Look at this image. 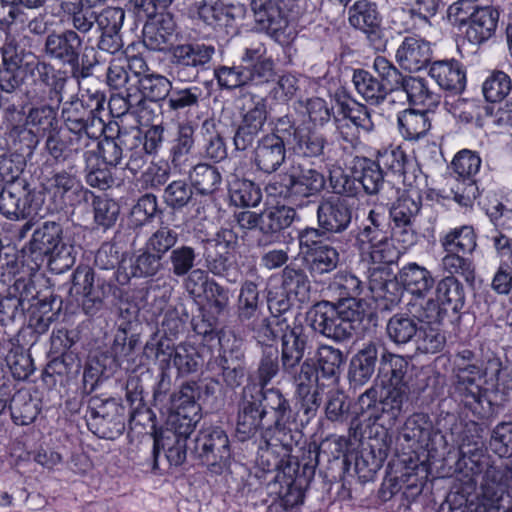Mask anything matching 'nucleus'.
Instances as JSON below:
<instances>
[{
    "mask_svg": "<svg viewBox=\"0 0 512 512\" xmlns=\"http://www.w3.org/2000/svg\"><path fill=\"white\" fill-rule=\"evenodd\" d=\"M365 302L333 303L320 301L309 311L310 326L336 342L350 339L365 317Z\"/></svg>",
    "mask_w": 512,
    "mask_h": 512,
    "instance_id": "1",
    "label": "nucleus"
},
{
    "mask_svg": "<svg viewBox=\"0 0 512 512\" xmlns=\"http://www.w3.org/2000/svg\"><path fill=\"white\" fill-rule=\"evenodd\" d=\"M459 453L461 455L459 465L468 469L472 477H482L483 500L491 507H499L500 501L506 494L507 463L493 462L483 450L482 442L479 441L474 442L473 445L463 442L459 447Z\"/></svg>",
    "mask_w": 512,
    "mask_h": 512,
    "instance_id": "2",
    "label": "nucleus"
},
{
    "mask_svg": "<svg viewBox=\"0 0 512 512\" xmlns=\"http://www.w3.org/2000/svg\"><path fill=\"white\" fill-rule=\"evenodd\" d=\"M128 281L129 276L124 272L105 275L96 273L89 266H79L72 274L70 294L82 296L83 311L93 316L103 308L105 299L120 297L119 285H125Z\"/></svg>",
    "mask_w": 512,
    "mask_h": 512,
    "instance_id": "3",
    "label": "nucleus"
},
{
    "mask_svg": "<svg viewBox=\"0 0 512 512\" xmlns=\"http://www.w3.org/2000/svg\"><path fill=\"white\" fill-rule=\"evenodd\" d=\"M28 249L35 258H47L48 266L55 273L70 269L74 262V247L63 238V227L56 221H45L32 234Z\"/></svg>",
    "mask_w": 512,
    "mask_h": 512,
    "instance_id": "4",
    "label": "nucleus"
},
{
    "mask_svg": "<svg viewBox=\"0 0 512 512\" xmlns=\"http://www.w3.org/2000/svg\"><path fill=\"white\" fill-rule=\"evenodd\" d=\"M83 47V37L75 30L65 29L61 32L52 31L45 38L43 52L55 61L70 68L71 77L78 82L93 74V69L98 63L94 59L83 56L80 61Z\"/></svg>",
    "mask_w": 512,
    "mask_h": 512,
    "instance_id": "5",
    "label": "nucleus"
},
{
    "mask_svg": "<svg viewBox=\"0 0 512 512\" xmlns=\"http://www.w3.org/2000/svg\"><path fill=\"white\" fill-rule=\"evenodd\" d=\"M325 185L326 179L322 172L298 164L274 177L267 184L266 190L270 195L296 204L302 202L303 199L319 195L325 189Z\"/></svg>",
    "mask_w": 512,
    "mask_h": 512,
    "instance_id": "6",
    "label": "nucleus"
},
{
    "mask_svg": "<svg viewBox=\"0 0 512 512\" xmlns=\"http://www.w3.org/2000/svg\"><path fill=\"white\" fill-rule=\"evenodd\" d=\"M190 455L199 460L214 474L220 475L229 468L230 441L226 432L215 426L201 429L190 439Z\"/></svg>",
    "mask_w": 512,
    "mask_h": 512,
    "instance_id": "7",
    "label": "nucleus"
},
{
    "mask_svg": "<svg viewBox=\"0 0 512 512\" xmlns=\"http://www.w3.org/2000/svg\"><path fill=\"white\" fill-rule=\"evenodd\" d=\"M334 446L336 454L333 455L338 459L344 453L347 446V440L337 438L334 440L326 439L320 445L311 442L303 449L301 458H290L285 462L281 471L282 482L289 483L307 489L314 478L316 467L319 464V458L326 447Z\"/></svg>",
    "mask_w": 512,
    "mask_h": 512,
    "instance_id": "8",
    "label": "nucleus"
},
{
    "mask_svg": "<svg viewBox=\"0 0 512 512\" xmlns=\"http://www.w3.org/2000/svg\"><path fill=\"white\" fill-rule=\"evenodd\" d=\"M103 95H92L86 98H72L63 103L61 117L67 131L90 130L92 135H101L105 123L100 113L104 109Z\"/></svg>",
    "mask_w": 512,
    "mask_h": 512,
    "instance_id": "9",
    "label": "nucleus"
},
{
    "mask_svg": "<svg viewBox=\"0 0 512 512\" xmlns=\"http://www.w3.org/2000/svg\"><path fill=\"white\" fill-rule=\"evenodd\" d=\"M216 53L212 44L191 41L171 48V69L180 81L195 80L200 71L206 70Z\"/></svg>",
    "mask_w": 512,
    "mask_h": 512,
    "instance_id": "10",
    "label": "nucleus"
},
{
    "mask_svg": "<svg viewBox=\"0 0 512 512\" xmlns=\"http://www.w3.org/2000/svg\"><path fill=\"white\" fill-rule=\"evenodd\" d=\"M295 0H250V10L257 31L276 41L286 36Z\"/></svg>",
    "mask_w": 512,
    "mask_h": 512,
    "instance_id": "11",
    "label": "nucleus"
},
{
    "mask_svg": "<svg viewBox=\"0 0 512 512\" xmlns=\"http://www.w3.org/2000/svg\"><path fill=\"white\" fill-rule=\"evenodd\" d=\"M25 58L24 70L33 77L32 86L26 90L28 100L33 103L44 99L48 88L60 102L68 80L66 72L55 69L48 62L38 60L32 53L25 54Z\"/></svg>",
    "mask_w": 512,
    "mask_h": 512,
    "instance_id": "12",
    "label": "nucleus"
},
{
    "mask_svg": "<svg viewBox=\"0 0 512 512\" xmlns=\"http://www.w3.org/2000/svg\"><path fill=\"white\" fill-rule=\"evenodd\" d=\"M348 22L362 32L370 47L381 52L386 49L388 39L382 26V17L377 4L370 0H357L348 8Z\"/></svg>",
    "mask_w": 512,
    "mask_h": 512,
    "instance_id": "13",
    "label": "nucleus"
},
{
    "mask_svg": "<svg viewBox=\"0 0 512 512\" xmlns=\"http://www.w3.org/2000/svg\"><path fill=\"white\" fill-rule=\"evenodd\" d=\"M481 166L479 155L471 150L459 151L452 160L451 168L457 174V184L452 188L454 200L461 206H471L479 195L475 175Z\"/></svg>",
    "mask_w": 512,
    "mask_h": 512,
    "instance_id": "14",
    "label": "nucleus"
},
{
    "mask_svg": "<svg viewBox=\"0 0 512 512\" xmlns=\"http://www.w3.org/2000/svg\"><path fill=\"white\" fill-rule=\"evenodd\" d=\"M484 376L485 372L479 363H459L453 368L454 395L474 413H478L481 407V383Z\"/></svg>",
    "mask_w": 512,
    "mask_h": 512,
    "instance_id": "15",
    "label": "nucleus"
},
{
    "mask_svg": "<svg viewBox=\"0 0 512 512\" xmlns=\"http://www.w3.org/2000/svg\"><path fill=\"white\" fill-rule=\"evenodd\" d=\"M259 397L255 384H248L242 390L236 421V436L240 441L254 437L263 427L267 412Z\"/></svg>",
    "mask_w": 512,
    "mask_h": 512,
    "instance_id": "16",
    "label": "nucleus"
},
{
    "mask_svg": "<svg viewBox=\"0 0 512 512\" xmlns=\"http://www.w3.org/2000/svg\"><path fill=\"white\" fill-rule=\"evenodd\" d=\"M401 437L411 447L429 452H437L447 444L445 436L434 428L430 417L424 413H414L405 421Z\"/></svg>",
    "mask_w": 512,
    "mask_h": 512,
    "instance_id": "17",
    "label": "nucleus"
},
{
    "mask_svg": "<svg viewBox=\"0 0 512 512\" xmlns=\"http://www.w3.org/2000/svg\"><path fill=\"white\" fill-rule=\"evenodd\" d=\"M317 224L329 235L346 232L353 220V209L347 200L330 196L322 198L316 210Z\"/></svg>",
    "mask_w": 512,
    "mask_h": 512,
    "instance_id": "18",
    "label": "nucleus"
},
{
    "mask_svg": "<svg viewBox=\"0 0 512 512\" xmlns=\"http://www.w3.org/2000/svg\"><path fill=\"white\" fill-rule=\"evenodd\" d=\"M97 31L100 33L97 48L103 52L115 54L123 47L121 29L125 20V10L108 6L97 12Z\"/></svg>",
    "mask_w": 512,
    "mask_h": 512,
    "instance_id": "19",
    "label": "nucleus"
},
{
    "mask_svg": "<svg viewBox=\"0 0 512 512\" xmlns=\"http://www.w3.org/2000/svg\"><path fill=\"white\" fill-rule=\"evenodd\" d=\"M280 330L281 351L280 361L281 368H288L294 364H301L307 350L311 348L309 337L305 333L301 324L291 326L288 318H283L275 323Z\"/></svg>",
    "mask_w": 512,
    "mask_h": 512,
    "instance_id": "20",
    "label": "nucleus"
},
{
    "mask_svg": "<svg viewBox=\"0 0 512 512\" xmlns=\"http://www.w3.org/2000/svg\"><path fill=\"white\" fill-rule=\"evenodd\" d=\"M282 140L273 135H263L253 149L252 164L264 174H272L286 162L287 149Z\"/></svg>",
    "mask_w": 512,
    "mask_h": 512,
    "instance_id": "21",
    "label": "nucleus"
},
{
    "mask_svg": "<svg viewBox=\"0 0 512 512\" xmlns=\"http://www.w3.org/2000/svg\"><path fill=\"white\" fill-rule=\"evenodd\" d=\"M135 87H130L133 91L130 105L142 106L144 108L146 100L161 101L168 98L172 89V83L165 76L154 73H144L135 71Z\"/></svg>",
    "mask_w": 512,
    "mask_h": 512,
    "instance_id": "22",
    "label": "nucleus"
},
{
    "mask_svg": "<svg viewBox=\"0 0 512 512\" xmlns=\"http://www.w3.org/2000/svg\"><path fill=\"white\" fill-rule=\"evenodd\" d=\"M297 217L295 209L289 206H275L261 212L259 245L275 241L279 233L291 226Z\"/></svg>",
    "mask_w": 512,
    "mask_h": 512,
    "instance_id": "23",
    "label": "nucleus"
},
{
    "mask_svg": "<svg viewBox=\"0 0 512 512\" xmlns=\"http://www.w3.org/2000/svg\"><path fill=\"white\" fill-rule=\"evenodd\" d=\"M408 393L409 388L386 386L376 405L377 413H370L369 418H374L375 421L382 420L383 426L393 427L403 412Z\"/></svg>",
    "mask_w": 512,
    "mask_h": 512,
    "instance_id": "24",
    "label": "nucleus"
},
{
    "mask_svg": "<svg viewBox=\"0 0 512 512\" xmlns=\"http://www.w3.org/2000/svg\"><path fill=\"white\" fill-rule=\"evenodd\" d=\"M409 360L401 355L386 350L380 355L378 376L382 383L389 387L409 388L410 381Z\"/></svg>",
    "mask_w": 512,
    "mask_h": 512,
    "instance_id": "25",
    "label": "nucleus"
},
{
    "mask_svg": "<svg viewBox=\"0 0 512 512\" xmlns=\"http://www.w3.org/2000/svg\"><path fill=\"white\" fill-rule=\"evenodd\" d=\"M54 197H59L63 204L73 206L82 201L89 202L92 192L84 188L76 175L66 170L57 171L51 178Z\"/></svg>",
    "mask_w": 512,
    "mask_h": 512,
    "instance_id": "26",
    "label": "nucleus"
},
{
    "mask_svg": "<svg viewBox=\"0 0 512 512\" xmlns=\"http://www.w3.org/2000/svg\"><path fill=\"white\" fill-rule=\"evenodd\" d=\"M399 65L408 71H419L431 60L428 42L416 37H405L396 51Z\"/></svg>",
    "mask_w": 512,
    "mask_h": 512,
    "instance_id": "27",
    "label": "nucleus"
},
{
    "mask_svg": "<svg viewBox=\"0 0 512 512\" xmlns=\"http://www.w3.org/2000/svg\"><path fill=\"white\" fill-rule=\"evenodd\" d=\"M259 74L260 73L256 71V69L251 71L241 63L234 64L232 66L219 65L214 68V77L217 80L219 87L226 90L266 84L264 81L259 79Z\"/></svg>",
    "mask_w": 512,
    "mask_h": 512,
    "instance_id": "28",
    "label": "nucleus"
},
{
    "mask_svg": "<svg viewBox=\"0 0 512 512\" xmlns=\"http://www.w3.org/2000/svg\"><path fill=\"white\" fill-rule=\"evenodd\" d=\"M215 364L221 370L224 385L231 390L240 387L246 377L245 353L239 347L224 350L215 359Z\"/></svg>",
    "mask_w": 512,
    "mask_h": 512,
    "instance_id": "29",
    "label": "nucleus"
},
{
    "mask_svg": "<svg viewBox=\"0 0 512 512\" xmlns=\"http://www.w3.org/2000/svg\"><path fill=\"white\" fill-rule=\"evenodd\" d=\"M379 345L368 342L352 357L349 379L354 385H364L374 375L379 363Z\"/></svg>",
    "mask_w": 512,
    "mask_h": 512,
    "instance_id": "30",
    "label": "nucleus"
},
{
    "mask_svg": "<svg viewBox=\"0 0 512 512\" xmlns=\"http://www.w3.org/2000/svg\"><path fill=\"white\" fill-rule=\"evenodd\" d=\"M37 102L31 103L25 115L24 130L35 137L48 136L58 129L57 110L50 104L37 105Z\"/></svg>",
    "mask_w": 512,
    "mask_h": 512,
    "instance_id": "31",
    "label": "nucleus"
},
{
    "mask_svg": "<svg viewBox=\"0 0 512 512\" xmlns=\"http://www.w3.org/2000/svg\"><path fill=\"white\" fill-rule=\"evenodd\" d=\"M499 20V12L489 6L474 10L471 14L466 38L470 43L481 44L495 33Z\"/></svg>",
    "mask_w": 512,
    "mask_h": 512,
    "instance_id": "32",
    "label": "nucleus"
},
{
    "mask_svg": "<svg viewBox=\"0 0 512 512\" xmlns=\"http://www.w3.org/2000/svg\"><path fill=\"white\" fill-rule=\"evenodd\" d=\"M430 76L444 90L461 93L466 85V75L462 65L456 60H440L432 63Z\"/></svg>",
    "mask_w": 512,
    "mask_h": 512,
    "instance_id": "33",
    "label": "nucleus"
},
{
    "mask_svg": "<svg viewBox=\"0 0 512 512\" xmlns=\"http://www.w3.org/2000/svg\"><path fill=\"white\" fill-rule=\"evenodd\" d=\"M3 68H0V91L13 93L21 84L19 70L24 69L25 53L12 43L3 47Z\"/></svg>",
    "mask_w": 512,
    "mask_h": 512,
    "instance_id": "34",
    "label": "nucleus"
},
{
    "mask_svg": "<svg viewBox=\"0 0 512 512\" xmlns=\"http://www.w3.org/2000/svg\"><path fill=\"white\" fill-rule=\"evenodd\" d=\"M291 422H280V425L273 423L262 432V440L266 445L276 447L287 458L297 447L302 438V432L290 427Z\"/></svg>",
    "mask_w": 512,
    "mask_h": 512,
    "instance_id": "35",
    "label": "nucleus"
},
{
    "mask_svg": "<svg viewBox=\"0 0 512 512\" xmlns=\"http://www.w3.org/2000/svg\"><path fill=\"white\" fill-rule=\"evenodd\" d=\"M305 268L311 277L318 278L333 272L340 263V253L331 244L320 245L303 256Z\"/></svg>",
    "mask_w": 512,
    "mask_h": 512,
    "instance_id": "36",
    "label": "nucleus"
},
{
    "mask_svg": "<svg viewBox=\"0 0 512 512\" xmlns=\"http://www.w3.org/2000/svg\"><path fill=\"white\" fill-rule=\"evenodd\" d=\"M352 163L353 177L362 185L364 192L368 195L378 194L384 184L383 171L379 165L366 157H355Z\"/></svg>",
    "mask_w": 512,
    "mask_h": 512,
    "instance_id": "37",
    "label": "nucleus"
},
{
    "mask_svg": "<svg viewBox=\"0 0 512 512\" xmlns=\"http://www.w3.org/2000/svg\"><path fill=\"white\" fill-rule=\"evenodd\" d=\"M306 270L296 263H290L282 270L283 290L301 303L308 301L311 293V281Z\"/></svg>",
    "mask_w": 512,
    "mask_h": 512,
    "instance_id": "38",
    "label": "nucleus"
},
{
    "mask_svg": "<svg viewBox=\"0 0 512 512\" xmlns=\"http://www.w3.org/2000/svg\"><path fill=\"white\" fill-rule=\"evenodd\" d=\"M262 302L258 285L250 280L241 284L237 300V319L242 323H252L261 316Z\"/></svg>",
    "mask_w": 512,
    "mask_h": 512,
    "instance_id": "39",
    "label": "nucleus"
},
{
    "mask_svg": "<svg viewBox=\"0 0 512 512\" xmlns=\"http://www.w3.org/2000/svg\"><path fill=\"white\" fill-rule=\"evenodd\" d=\"M399 280L409 292L425 296L434 286L435 280L429 270L416 263H409L399 271Z\"/></svg>",
    "mask_w": 512,
    "mask_h": 512,
    "instance_id": "40",
    "label": "nucleus"
},
{
    "mask_svg": "<svg viewBox=\"0 0 512 512\" xmlns=\"http://www.w3.org/2000/svg\"><path fill=\"white\" fill-rule=\"evenodd\" d=\"M189 446L190 441L188 442L184 438L172 437L166 433L156 437L153 445V469L158 468V456L161 449L165 450V456L169 464L177 467L185 462Z\"/></svg>",
    "mask_w": 512,
    "mask_h": 512,
    "instance_id": "41",
    "label": "nucleus"
},
{
    "mask_svg": "<svg viewBox=\"0 0 512 512\" xmlns=\"http://www.w3.org/2000/svg\"><path fill=\"white\" fill-rule=\"evenodd\" d=\"M295 386V395H307L317 391L315 385L318 382V368L313 359L307 358L301 364H294L288 368H282Z\"/></svg>",
    "mask_w": 512,
    "mask_h": 512,
    "instance_id": "42",
    "label": "nucleus"
},
{
    "mask_svg": "<svg viewBox=\"0 0 512 512\" xmlns=\"http://www.w3.org/2000/svg\"><path fill=\"white\" fill-rule=\"evenodd\" d=\"M380 169H384L402 177L404 184L411 186L415 181V176L410 172L414 164L407 159L406 154L399 147L394 149H385L379 151L375 161Z\"/></svg>",
    "mask_w": 512,
    "mask_h": 512,
    "instance_id": "43",
    "label": "nucleus"
},
{
    "mask_svg": "<svg viewBox=\"0 0 512 512\" xmlns=\"http://www.w3.org/2000/svg\"><path fill=\"white\" fill-rule=\"evenodd\" d=\"M175 22L167 15H161L156 24L145 25L143 42L146 47L154 51H163L172 44L175 32Z\"/></svg>",
    "mask_w": 512,
    "mask_h": 512,
    "instance_id": "44",
    "label": "nucleus"
},
{
    "mask_svg": "<svg viewBox=\"0 0 512 512\" xmlns=\"http://www.w3.org/2000/svg\"><path fill=\"white\" fill-rule=\"evenodd\" d=\"M257 393L260 396V402L262 407L265 408V411L267 413L268 410L272 411L274 417L273 423L280 425V422L294 421L290 402L280 389L275 387H257Z\"/></svg>",
    "mask_w": 512,
    "mask_h": 512,
    "instance_id": "45",
    "label": "nucleus"
},
{
    "mask_svg": "<svg viewBox=\"0 0 512 512\" xmlns=\"http://www.w3.org/2000/svg\"><path fill=\"white\" fill-rule=\"evenodd\" d=\"M419 323L407 313L394 314L386 324L388 339L396 345L413 343Z\"/></svg>",
    "mask_w": 512,
    "mask_h": 512,
    "instance_id": "46",
    "label": "nucleus"
},
{
    "mask_svg": "<svg viewBox=\"0 0 512 512\" xmlns=\"http://www.w3.org/2000/svg\"><path fill=\"white\" fill-rule=\"evenodd\" d=\"M400 91L406 93L408 101L413 105L432 108L440 103V95L421 77L407 76Z\"/></svg>",
    "mask_w": 512,
    "mask_h": 512,
    "instance_id": "47",
    "label": "nucleus"
},
{
    "mask_svg": "<svg viewBox=\"0 0 512 512\" xmlns=\"http://www.w3.org/2000/svg\"><path fill=\"white\" fill-rule=\"evenodd\" d=\"M436 296L446 311L457 313L465 305L464 287L455 276H446L437 283Z\"/></svg>",
    "mask_w": 512,
    "mask_h": 512,
    "instance_id": "48",
    "label": "nucleus"
},
{
    "mask_svg": "<svg viewBox=\"0 0 512 512\" xmlns=\"http://www.w3.org/2000/svg\"><path fill=\"white\" fill-rule=\"evenodd\" d=\"M265 50L262 45L255 48H245L240 62L244 67H248L249 70L256 69L259 74L258 77L266 84L274 83L277 76L275 70V63L272 58L265 57Z\"/></svg>",
    "mask_w": 512,
    "mask_h": 512,
    "instance_id": "49",
    "label": "nucleus"
},
{
    "mask_svg": "<svg viewBox=\"0 0 512 512\" xmlns=\"http://www.w3.org/2000/svg\"><path fill=\"white\" fill-rule=\"evenodd\" d=\"M401 135L407 140H418L425 136L431 128L426 112L406 109L397 118Z\"/></svg>",
    "mask_w": 512,
    "mask_h": 512,
    "instance_id": "50",
    "label": "nucleus"
},
{
    "mask_svg": "<svg viewBox=\"0 0 512 512\" xmlns=\"http://www.w3.org/2000/svg\"><path fill=\"white\" fill-rule=\"evenodd\" d=\"M330 291L337 295L336 303L363 302L358 299L363 290L362 281L354 274L347 271H340L335 274L333 281L329 285Z\"/></svg>",
    "mask_w": 512,
    "mask_h": 512,
    "instance_id": "51",
    "label": "nucleus"
},
{
    "mask_svg": "<svg viewBox=\"0 0 512 512\" xmlns=\"http://www.w3.org/2000/svg\"><path fill=\"white\" fill-rule=\"evenodd\" d=\"M192 188L201 195H212L215 193L222 181L219 169L215 166L199 163L189 173Z\"/></svg>",
    "mask_w": 512,
    "mask_h": 512,
    "instance_id": "52",
    "label": "nucleus"
},
{
    "mask_svg": "<svg viewBox=\"0 0 512 512\" xmlns=\"http://www.w3.org/2000/svg\"><path fill=\"white\" fill-rule=\"evenodd\" d=\"M399 275L393 277L385 269H374L369 276V288L376 293L378 297L387 299L390 302L400 300L402 294Z\"/></svg>",
    "mask_w": 512,
    "mask_h": 512,
    "instance_id": "53",
    "label": "nucleus"
},
{
    "mask_svg": "<svg viewBox=\"0 0 512 512\" xmlns=\"http://www.w3.org/2000/svg\"><path fill=\"white\" fill-rule=\"evenodd\" d=\"M352 81L357 92L372 105L384 103L388 95L379 83V79L364 69L354 70Z\"/></svg>",
    "mask_w": 512,
    "mask_h": 512,
    "instance_id": "54",
    "label": "nucleus"
},
{
    "mask_svg": "<svg viewBox=\"0 0 512 512\" xmlns=\"http://www.w3.org/2000/svg\"><path fill=\"white\" fill-rule=\"evenodd\" d=\"M440 244L445 252L471 254L477 246L476 234L471 226H462L448 232Z\"/></svg>",
    "mask_w": 512,
    "mask_h": 512,
    "instance_id": "55",
    "label": "nucleus"
},
{
    "mask_svg": "<svg viewBox=\"0 0 512 512\" xmlns=\"http://www.w3.org/2000/svg\"><path fill=\"white\" fill-rule=\"evenodd\" d=\"M67 19L80 36L89 33L96 25L97 11L92 6L84 4L82 1L69 3L64 8Z\"/></svg>",
    "mask_w": 512,
    "mask_h": 512,
    "instance_id": "56",
    "label": "nucleus"
},
{
    "mask_svg": "<svg viewBox=\"0 0 512 512\" xmlns=\"http://www.w3.org/2000/svg\"><path fill=\"white\" fill-rule=\"evenodd\" d=\"M344 364L343 352L329 345H322L316 353V366L323 378L336 382Z\"/></svg>",
    "mask_w": 512,
    "mask_h": 512,
    "instance_id": "57",
    "label": "nucleus"
},
{
    "mask_svg": "<svg viewBox=\"0 0 512 512\" xmlns=\"http://www.w3.org/2000/svg\"><path fill=\"white\" fill-rule=\"evenodd\" d=\"M282 371L279 350L277 347L266 345L258 362L256 376L258 388L267 387L273 378Z\"/></svg>",
    "mask_w": 512,
    "mask_h": 512,
    "instance_id": "58",
    "label": "nucleus"
},
{
    "mask_svg": "<svg viewBox=\"0 0 512 512\" xmlns=\"http://www.w3.org/2000/svg\"><path fill=\"white\" fill-rule=\"evenodd\" d=\"M89 201H91L94 223L98 227L107 230L115 225L120 213V207L116 201L106 195H95L94 193Z\"/></svg>",
    "mask_w": 512,
    "mask_h": 512,
    "instance_id": "59",
    "label": "nucleus"
},
{
    "mask_svg": "<svg viewBox=\"0 0 512 512\" xmlns=\"http://www.w3.org/2000/svg\"><path fill=\"white\" fill-rule=\"evenodd\" d=\"M199 253L190 245L182 244L171 250L167 262L170 272L178 277L186 276L198 263Z\"/></svg>",
    "mask_w": 512,
    "mask_h": 512,
    "instance_id": "60",
    "label": "nucleus"
},
{
    "mask_svg": "<svg viewBox=\"0 0 512 512\" xmlns=\"http://www.w3.org/2000/svg\"><path fill=\"white\" fill-rule=\"evenodd\" d=\"M379 83L388 95L400 91L407 76H404L388 59L377 56L373 62Z\"/></svg>",
    "mask_w": 512,
    "mask_h": 512,
    "instance_id": "61",
    "label": "nucleus"
},
{
    "mask_svg": "<svg viewBox=\"0 0 512 512\" xmlns=\"http://www.w3.org/2000/svg\"><path fill=\"white\" fill-rule=\"evenodd\" d=\"M446 344L445 334L438 325L420 324L413 345L421 353H437Z\"/></svg>",
    "mask_w": 512,
    "mask_h": 512,
    "instance_id": "62",
    "label": "nucleus"
},
{
    "mask_svg": "<svg viewBox=\"0 0 512 512\" xmlns=\"http://www.w3.org/2000/svg\"><path fill=\"white\" fill-rule=\"evenodd\" d=\"M85 162L86 182L88 185L105 190L113 184L114 179L108 168L109 165L101 162L94 152L85 153Z\"/></svg>",
    "mask_w": 512,
    "mask_h": 512,
    "instance_id": "63",
    "label": "nucleus"
},
{
    "mask_svg": "<svg viewBox=\"0 0 512 512\" xmlns=\"http://www.w3.org/2000/svg\"><path fill=\"white\" fill-rule=\"evenodd\" d=\"M191 184L185 180H174L163 190V203L174 211H180L194 200Z\"/></svg>",
    "mask_w": 512,
    "mask_h": 512,
    "instance_id": "64",
    "label": "nucleus"
}]
</instances>
